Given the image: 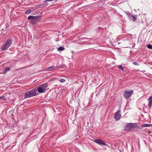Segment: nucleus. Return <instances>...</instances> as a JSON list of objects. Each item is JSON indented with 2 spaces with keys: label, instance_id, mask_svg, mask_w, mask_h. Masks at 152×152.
<instances>
[{
  "label": "nucleus",
  "instance_id": "obj_24",
  "mask_svg": "<svg viewBox=\"0 0 152 152\" xmlns=\"http://www.w3.org/2000/svg\"><path fill=\"white\" fill-rule=\"evenodd\" d=\"M133 64H134V65H139V64H138L137 62H133Z\"/></svg>",
  "mask_w": 152,
  "mask_h": 152
},
{
  "label": "nucleus",
  "instance_id": "obj_21",
  "mask_svg": "<svg viewBox=\"0 0 152 152\" xmlns=\"http://www.w3.org/2000/svg\"><path fill=\"white\" fill-rule=\"evenodd\" d=\"M59 81L61 83H63L65 81V80L64 79H61L59 80Z\"/></svg>",
  "mask_w": 152,
  "mask_h": 152
},
{
  "label": "nucleus",
  "instance_id": "obj_23",
  "mask_svg": "<svg viewBox=\"0 0 152 152\" xmlns=\"http://www.w3.org/2000/svg\"><path fill=\"white\" fill-rule=\"evenodd\" d=\"M10 70V68L9 67H6L5 69L6 72L9 71Z\"/></svg>",
  "mask_w": 152,
  "mask_h": 152
},
{
  "label": "nucleus",
  "instance_id": "obj_17",
  "mask_svg": "<svg viewBox=\"0 0 152 152\" xmlns=\"http://www.w3.org/2000/svg\"><path fill=\"white\" fill-rule=\"evenodd\" d=\"M64 50V48L63 47H60L58 48V51H63Z\"/></svg>",
  "mask_w": 152,
  "mask_h": 152
},
{
  "label": "nucleus",
  "instance_id": "obj_2",
  "mask_svg": "<svg viewBox=\"0 0 152 152\" xmlns=\"http://www.w3.org/2000/svg\"><path fill=\"white\" fill-rule=\"evenodd\" d=\"M133 91L132 90L130 91H126L124 94V96L125 98L128 99L133 94Z\"/></svg>",
  "mask_w": 152,
  "mask_h": 152
},
{
  "label": "nucleus",
  "instance_id": "obj_7",
  "mask_svg": "<svg viewBox=\"0 0 152 152\" xmlns=\"http://www.w3.org/2000/svg\"><path fill=\"white\" fill-rule=\"evenodd\" d=\"M56 68H59V66H50V67H48V68H47L45 70L48 71H53V70H54V69Z\"/></svg>",
  "mask_w": 152,
  "mask_h": 152
},
{
  "label": "nucleus",
  "instance_id": "obj_10",
  "mask_svg": "<svg viewBox=\"0 0 152 152\" xmlns=\"http://www.w3.org/2000/svg\"><path fill=\"white\" fill-rule=\"evenodd\" d=\"M38 91L40 93H43L45 92V91H44L43 89V88L41 86H40L38 88H37Z\"/></svg>",
  "mask_w": 152,
  "mask_h": 152
},
{
  "label": "nucleus",
  "instance_id": "obj_27",
  "mask_svg": "<svg viewBox=\"0 0 152 152\" xmlns=\"http://www.w3.org/2000/svg\"><path fill=\"white\" fill-rule=\"evenodd\" d=\"M2 1H4V0H2Z\"/></svg>",
  "mask_w": 152,
  "mask_h": 152
},
{
  "label": "nucleus",
  "instance_id": "obj_11",
  "mask_svg": "<svg viewBox=\"0 0 152 152\" xmlns=\"http://www.w3.org/2000/svg\"><path fill=\"white\" fill-rule=\"evenodd\" d=\"M131 129H134L136 128H139V126L136 123H131Z\"/></svg>",
  "mask_w": 152,
  "mask_h": 152
},
{
  "label": "nucleus",
  "instance_id": "obj_1",
  "mask_svg": "<svg viewBox=\"0 0 152 152\" xmlns=\"http://www.w3.org/2000/svg\"><path fill=\"white\" fill-rule=\"evenodd\" d=\"M37 90L36 88H34L31 91L27 92L26 93L25 98H27L36 96L37 95Z\"/></svg>",
  "mask_w": 152,
  "mask_h": 152
},
{
  "label": "nucleus",
  "instance_id": "obj_8",
  "mask_svg": "<svg viewBox=\"0 0 152 152\" xmlns=\"http://www.w3.org/2000/svg\"><path fill=\"white\" fill-rule=\"evenodd\" d=\"M148 107L150 108L151 107L152 104V96H151L148 99Z\"/></svg>",
  "mask_w": 152,
  "mask_h": 152
},
{
  "label": "nucleus",
  "instance_id": "obj_18",
  "mask_svg": "<svg viewBox=\"0 0 152 152\" xmlns=\"http://www.w3.org/2000/svg\"><path fill=\"white\" fill-rule=\"evenodd\" d=\"M31 11V9H29L26 11L25 12V13L26 14H29L30 13Z\"/></svg>",
  "mask_w": 152,
  "mask_h": 152
},
{
  "label": "nucleus",
  "instance_id": "obj_25",
  "mask_svg": "<svg viewBox=\"0 0 152 152\" xmlns=\"http://www.w3.org/2000/svg\"><path fill=\"white\" fill-rule=\"evenodd\" d=\"M126 14L127 15H128L129 14V13H127V12H126Z\"/></svg>",
  "mask_w": 152,
  "mask_h": 152
},
{
  "label": "nucleus",
  "instance_id": "obj_5",
  "mask_svg": "<svg viewBox=\"0 0 152 152\" xmlns=\"http://www.w3.org/2000/svg\"><path fill=\"white\" fill-rule=\"evenodd\" d=\"M120 110H118L116 112L115 115V119L117 121L119 120L121 117Z\"/></svg>",
  "mask_w": 152,
  "mask_h": 152
},
{
  "label": "nucleus",
  "instance_id": "obj_14",
  "mask_svg": "<svg viewBox=\"0 0 152 152\" xmlns=\"http://www.w3.org/2000/svg\"><path fill=\"white\" fill-rule=\"evenodd\" d=\"M151 125L146 124H142L141 126L142 127H150V126Z\"/></svg>",
  "mask_w": 152,
  "mask_h": 152
},
{
  "label": "nucleus",
  "instance_id": "obj_3",
  "mask_svg": "<svg viewBox=\"0 0 152 152\" xmlns=\"http://www.w3.org/2000/svg\"><path fill=\"white\" fill-rule=\"evenodd\" d=\"M40 16H36L35 18L31 20V24L32 25H34L37 23L40 20Z\"/></svg>",
  "mask_w": 152,
  "mask_h": 152
},
{
  "label": "nucleus",
  "instance_id": "obj_13",
  "mask_svg": "<svg viewBox=\"0 0 152 152\" xmlns=\"http://www.w3.org/2000/svg\"><path fill=\"white\" fill-rule=\"evenodd\" d=\"M12 39H8L7 40V42H5L6 43H7V44L9 46H10V45L12 43Z\"/></svg>",
  "mask_w": 152,
  "mask_h": 152
},
{
  "label": "nucleus",
  "instance_id": "obj_9",
  "mask_svg": "<svg viewBox=\"0 0 152 152\" xmlns=\"http://www.w3.org/2000/svg\"><path fill=\"white\" fill-rule=\"evenodd\" d=\"M9 46L5 43L1 47V49L2 50H6L9 47Z\"/></svg>",
  "mask_w": 152,
  "mask_h": 152
},
{
  "label": "nucleus",
  "instance_id": "obj_16",
  "mask_svg": "<svg viewBox=\"0 0 152 152\" xmlns=\"http://www.w3.org/2000/svg\"><path fill=\"white\" fill-rule=\"evenodd\" d=\"M35 17L36 16H33V15H30V16H29L28 17V18L29 20H32L34 18H35Z\"/></svg>",
  "mask_w": 152,
  "mask_h": 152
},
{
  "label": "nucleus",
  "instance_id": "obj_19",
  "mask_svg": "<svg viewBox=\"0 0 152 152\" xmlns=\"http://www.w3.org/2000/svg\"><path fill=\"white\" fill-rule=\"evenodd\" d=\"M1 99H3V100H7L4 96H0V100Z\"/></svg>",
  "mask_w": 152,
  "mask_h": 152
},
{
  "label": "nucleus",
  "instance_id": "obj_15",
  "mask_svg": "<svg viewBox=\"0 0 152 152\" xmlns=\"http://www.w3.org/2000/svg\"><path fill=\"white\" fill-rule=\"evenodd\" d=\"M132 17L133 18L132 20L133 22H135L137 20V18L136 15H132Z\"/></svg>",
  "mask_w": 152,
  "mask_h": 152
},
{
  "label": "nucleus",
  "instance_id": "obj_22",
  "mask_svg": "<svg viewBox=\"0 0 152 152\" xmlns=\"http://www.w3.org/2000/svg\"><path fill=\"white\" fill-rule=\"evenodd\" d=\"M147 47L149 49H152V45L151 44L148 45Z\"/></svg>",
  "mask_w": 152,
  "mask_h": 152
},
{
  "label": "nucleus",
  "instance_id": "obj_4",
  "mask_svg": "<svg viewBox=\"0 0 152 152\" xmlns=\"http://www.w3.org/2000/svg\"><path fill=\"white\" fill-rule=\"evenodd\" d=\"M94 142L95 143H97L100 145H107L103 141L99 139L95 140L94 141Z\"/></svg>",
  "mask_w": 152,
  "mask_h": 152
},
{
  "label": "nucleus",
  "instance_id": "obj_20",
  "mask_svg": "<svg viewBox=\"0 0 152 152\" xmlns=\"http://www.w3.org/2000/svg\"><path fill=\"white\" fill-rule=\"evenodd\" d=\"M118 68H119V69H120V70L123 71L124 70V69L122 66H118Z\"/></svg>",
  "mask_w": 152,
  "mask_h": 152
},
{
  "label": "nucleus",
  "instance_id": "obj_26",
  "mask_svg": "<svg viewBox=\"0 0 152 152\" xmlns=\"http://www.w3.org/2000/svg\"><path fill=\"white\" fill-rule=\"evenodd\" d=\"M72 53H74V51H72Z\"/></svg>",
  "mask_w": 152,
  "mask_h": 152
},
{
  "label": "nucleus",
  "instance_id": "obj_6",
  "mask_svg": "<svg viewBox=\"0 0 152 152\" xmlns=\"http://www.w3.org/2000/svg\"><path fill=\"white\" fill-rule=\"evenodd\" d=\"M131 129V123H128L124 127V129L125 131L129 132Z\"/></svg>",
  "mask_w": 152,
  "mask_h": 152
},
{
  "label": "nucleus",
  "instance_id": "obj_12",
  "mask_svg": "<svg viewBox=\"0 0 152 152\" xmlns=\"http://www.w3.org/2000/svg\"><path fill=\"white\" fill-rule=\"evenodd\" d=\"M40 86H41L42 88H43V90L45 91L46 90H47V88L48 86V85L47 83H45L41 85Z\"/></svg>",
  "mask_w": 152,
  "mask_h": 152
}]
</instances>
